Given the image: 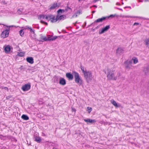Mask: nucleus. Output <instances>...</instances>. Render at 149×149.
<instances>
[{"label":"nucleus","instance_id":"1","mask_svg":"<svg viewBox=\"0 0 149 149\" xmlns=\"http://www.w3.org/2000/svg\"><path fill=\"white\" fill-rule=\"evenodd\" d=\"M108 73L107 74V78L110 80H116L118 79L120 76L119 72H116L114 70H111L108 69Z\"/></svg>","mask_w":149,"mask_h":149},{"label":"nucleus","instance_id":"2","mask_svg":"<svg viewBox=\"0 0 149 149\" xmlns=\"http://www.w3.org/2000/svg\"><path fill=\"white\" fill-rule=\"evenodd\" d=\"M39 19H45L48 21H50L51 22H55L57 21L56 19V16L51 14H49L47 15H40L38 17Z\"/></svg>","mask_w":149,"mask_h":149},{"label":"nucleus","instance_id":"3","mask_svg":"<svg viewBox=\"0 0 149 149\" xmlns=\"http://www.w3.org/2000/svg\"><path fill=\"white\" fill-rule=\"evenodd\" d=\"M3 25L4 26H5L7 28H8V29H6L2 31L1 34V37L3 38H5L8 37L9 36L10 30V28L14 27L15 26L13 25L7 26L5 24Z\"/></svg>","mask_w":149,"mask_h":149},{"label":"nucleus","instance_id":"4","mask_svg":"<svg viewBox=\"0 0 149 149\" xmlns=\"http://www.w3.org/2000/svg\"><path fill=\"white\" fill-rule=\"evenodd\" d=\"M73 74L74 76V81L76 83L79 85H81L82 84V80L81 79L79 74L76 72H73Z\"/></svg>","mask_w":149,"mask_h":149},{"label":"nucleus","instance_id":"5","mask_svg":"<svg viewBox=\"0 0 149 149\" xmlns=\"http://www.w3.org/2000/svg\"><path fill=\"white\" fill-rule=\"evenodd\" d=\"M84 74V77L88 82H89L92 80L93 77L91 72L87 71Z\"/></svg>","mask_w":149,"mask_h":149},{"label":"nucleus","instance_id":"6","mask_svg":"<svg viewBox=\"0 0 149 149\" xmlns=\"http://www.w3.org/2000/svg\"><path fill=\"white\" fill-rule=\"evenodd\" d=\"M31 86L30 84H26L22 86V89L24 91H27L30 89Z\"/></svg>","mask_w":149,"mask_h":149},{"label":"nucleus","instance_id":"7","mask_svg":"<svg viewBox=\"0 0 149 149\" xmlns=\"http://www.w3.org/2000/svg\"><path fill=\"white\" fill-rule=\"evenodd\" d=\"M132 61H127L125 62V66L126 69L129 70L132 67L131 64Z\"/></svg>","mask_w":149,"mask_h":149},{"label":"nucleus","instance_id":"8","mask_svg":"<svg viewBox=\"0 0 149 149\" xmlns=\"http://www.w3.org/2000/svg\"><path fill=\"white\" fill-rule=\"evenodd\" d=\"M4 50L6 53L9 54L10 53L11 49L12 48L9 45H6L4 46Z\"/></svg>","mask_w":149,"mask_h":149},{"label":"nucleus","instance_id":"9","mask_svg":"<svg viewBox=\"0 0 149 149\" xmlns=\"http://www.w3.org/2000/svg\"><path fill=\"white\" fill-rule=\"evenodd\" d=\"M107 18V17H102L101 18H98L92 23V24H95L97 22H102L103 21L105 20Z\"/></svg>","mask_w":149,"mask_h":149},{"label":"nucleus","instance_id":"10","mask_svg":"<svg viewBox=\"0 0 149 149\" xmlns=\"http://www.w3.org/2000/svg\"><path fill=\"white\" fill-rule=\"evenodd\" d=\"M110 28V26L107 25L104 28L102 29V30L100 31L99 33L100 34L103 33L104 32L107 31Z\"/></svg>","mask_w":149,"mask_h":149},{"label":"nucleus","instance_id":"11","mask_svg":"<svg viewBox=\"0 0 149 149\" xmlns=\"http://www.w3.org/2000/svg\"><path fill=\"white\" fill-rule=\"evenodd\" d=\"M66 18V16L65 15H63L59 16V15H56V19L57 21L58 20H64Z\"/></svg>","mask_w":149,"mask_h":149},{"label":"nucleus","instance_id":"12","mask_svg":"<svg viewBox=\"0 0 149 149\" xmlns=\"http://www.w3.org/2000/svg\"><path fill=\"white\" fill-rule=\"evenodd\" d=\"M124 51L123 48L118 47L116 50V52L117 54L120 55L121 54L123 53Z\"/></svg>","mask_w":149,"mask_h":149},{"label":"nucleus","instance_id":"13","mask_svg":"<svg viewBox=\"0 0 149 149\" xmlns=\"http://www.w3.org/2000/svg\"><path fill=\"white\" fill-rule=\"evenodd\" d=\"M66 76L69 80H72L73 78V74H71L70 73H66Z\"/></svg>","mask_w":149,"mask_h":149},{"label":"nucleus","instance_id":"14","mask_svg":"<svg viewBox=\"0 0 149 149\" xmlns=\"http://www.w3.org/2000/svg\"><path fill=\"white\" fill-rule=\"evenodd\" d=\"M149 66H148L144 68L143 72L146 75H148L149 74Z\"/></svg>","mask_w":149,"mask_h":149},{"label":"nucleus","instance_id":"15","mask_svg":"<svg viewBox=\"0 0 149 149\" xmlns=\"http://www.w3.org/2000/svg\"><path fill=\"white\" fill-rule=\"evenodd\" d=\"M26 60L27 62L31 64H33V59L31 57H27L26 58Z\"/></svg>","mask_w":149,"mask_h":149},{"label":"nucleus","instance_id":"16","mask_svg":"<svg viewBox=\"0 0 149 149\" xmlns=\"http://www.w3.org/2000/svg\"><path fill=\"white\" fill-rule=\"evenodd\" d=\"M24 29H28L29 30L31 33H34V31L31 27H29L28 26H26L24 28Z\"/></svg>","mask_w":149,"mask_h":149},{"label":"nucleus","instance_id":"17","mask_svg":"<svg viewBox=\"0 0 149 149\" xmlns=\"http://www.w3.org/2000/svg\"><path fill=\"white\" fill-rule=\"evenodd\" d=\"M59 83L61 85H65L66 84L65 80L63 78H61Z\"/></svg>","mask_w":149,"mask_h":149},{"label":"nucleus","instance_id":"18","mask_svg":"<svg viewBox=\"0 0 149 149\" xmlns=\"http://www.w3.org/2000/svg\"><path fill=\"white\" fill-rule=\"evenodd\" d=\"M84 120L86 122H88L90 123H95L96 122V120H91L90 119H84Z\"/></svg>","mask_w":149,"mask_h":149},{"label":"nucleus","instance_id":"19","mask_svg":"<svg viewBox=\"0 0 149 149\" xmlns=\"http://www.w3.org/2000/svg\"><path fill=\"white\" fill-rule=\"evenodd\" d=\"M57 3H54L51 5L49 8L50 10H53L55 9L56 7L57 6Z\"/></svg>","mask_w":149,"mask_h":149},{"label":"nucleus","instance_id":"20","mask_svg":"<svg viewBox=\"0 0 149 149\" xmlns=\"http://www.w3.org/2000/svg\"><path fill=\"white\" fill-rule=\"evenodd\" d=\"M25 54V52H18L17 56L20 57H23L24 56Z\"/></svg>","mask_w":149,"mask_h":149},{"label":"nucleus","instance_id":"21","mask_svg":"<svg viewBox=\"0 0 149 149\" xmlns=\"http://www.w3.org/2000/svg\"><path fill=\"white\" fill-rule=\"evenodd\" d=\"M21 118L22 119L25 120H27L29 119V117L25 115H23L22 116Z\"/></svg>","mask_w":149,"mask_h":149},{"label":"nucleus","instance_id":"22","mask_svg":"<svg viewBox=\"0 0 149 149\" xmlns=\"http://www.w3.org/2000/svg\"><path fill=\"white\" fill-rule=\"evenodd\" d=\"M111 103L112 104H113V105L115 107H119L117 105L116 102L115 101H114V100H111Z\"/></svg>","mask_w":149,"mask_h":149},{"label":"nucleus","instance_id":"23","mask_svg":"<svg viewBox=\"0 0 149 149\" xmlns=\"http://www.w3.org/2000/svg\"><path fill=\"white\" fill-rule=\"evenodd\" d=\"M145 45L149 48V39L148 38L144 40Z\"/></svg>","mask_w":149,"mask_h":149},{"label":"nucleus","instance_id":"24","mask_svg":"<svg viewBox=\"0 0 149 149\" xmlns=\"http://www.w3.org/2000/svg\"><path fill=\"white\" fill-rule=\"evenodd\" d=\"M80 68L81 70L82 71V72L84 74L87 71H86V69L85 68L84 69V67L82 65H81Z\"/></svg>","mask_w":149,"mask_h":149},{"label":"nucleus","instance_id":"25","mask_svg":"<svg viewBox=\"0 0 149 149\" xmlns=\"http://www.w3.org/2000/svg\"><path fill=\"white\" fill-rule=\"evenodd\" d=\"M65 11L63 9H59L57 11V15H58L60 13H61L62 12H63Z\"/></svg>","mask_w":149,"mask_h":149},{"label":"nucleus","instance_id":"26","mask_svg":"<svg viewBox=\"0 0 149 149\" xmlns=\"http://www.w3.org/2000/svg\"><path fill=\"white\" fill-rule=\"evenodd\" d=\"M132 60H133L134 63V64H136L138 62V59L137 58H133L132 59Z\"/></svg>","mask_w":149,"mask_h":149},{"label":"nucleus","instance_id":"27","mask_svg":"<svg viewBox=\"0 0 149 149\" xmlns=\"http://www.w3.org/2000/svg\"><path fill=\"white\" fill-rule=\"evenodd\" d=\"M24 30V29H21L19 31V34L21 36H22L24 35V32L23 31Z\"/></svg>","mask_w":149,"mask_h":149},{"label":"nucleus","instance_id":"28","mask_svg":"<svg viewBox=\"0 0 149 149\" xmlns=\"http://www.w3.org/2000/svg\"><path fill=\"white\" fill-rule=\"evenodd\" d=\"M116 16V14H112L110 15L108 17H106L107 18H113Z\"/></svg>","mask_w":149,"mask_h":149},{"label":"nucleus","instance_id":"29","mask_svg":"<svg viewBox=\"0 0 149 149\" xmlns=\"http://www.w3.org/2000/svg\"><path fill=\"white\" fill-rule=\"evenodd\" d=\"M81 13H82V11L80 10H78L77 11V12L76 13V14L79 15L80 14H81Z\"/></svg>","mask_w":149,"mask_h":149},{"label":"nucleus","instance_id":"30","mask_svg":"<svg viewBox=\"0 0 149 149\" xmlns=\"http://www.w3.org/2000/svg\"><path fill=\"white\" fill-rule=\"evenodd\" d=\"M42 40H43L44 41H47L48 38H46L45 37H42Z\"/></svg>","mask_w":149,"mask_h":149},{"label":"nucleus","instance_id":"31","mask_svg":"<svg viewBox=\"0 0 149 149\" xmlns=\"http://www.w3.org/2000/svg\"><path fill=\"white\" fill-rule=\"evenodd\" d=\"M87 108L88 111V112L89 113H90L92 110V109L91 107H88Z\"/></svg>","mask_w":149,"mask_h":149},{"label":"nucleus","instance_id":"32","mask_svg":"<svg viewBox=\"0 0 149 149\" xmlns=\"http://www.w3.org/2000/svg\"><path fill=\"white\" fill-rule=\"evenodd\" d=\"M40 22L41 23L45 24L46 25H47L48 24L47 22H45L42 20H40Z\"/></svg>","mask_w":149,"mask_h":149},{"label":"nucleus","instance_id":"33","mask_svg":"<svg viewBox=\"0 0 149 149\" xmlns=\"http://www.w3.org/2000/svg\"><path fill=\"white\" fill-rule=\"evenodd\" d=\"M41 139L40 137H38V143H40L42 142Z\"/></svg>","mask_w":149,"mask_h":149},{"label":"nucleus","instance_id":"34","mask_svg":"<svg viewBox=\"0 0 149 149\" xmlns=\"http://www.w3.org/2000/svg\"><path fill=\"white\" fill-rule=\"evenodd\" d=\"M52 36L48 37L47 38L48 40H52Z\"/></svg>","mask_w":149,"mask_h":149},{"label":"nucleus","instance_id":"35","mask_svg":"<svg viewBox=\"0 0 149 149\" xmlns=\"http://www.w3.org/2000/svg\"><path fill=\"white\" fill-rule=\"evenodd\" d=\"M125 17H128V18H135V17H135L131 16H126Z\"/></svg>","mask_w":149,"mask_h":149},{"label":"nucleus","instance_id":"36","mask_svg":"<svg viewBox=\"0 0 149 149\" xmlns=\"http://www.w3.org/2000/svg\"><path fill=\"white\" fill-rule=\"evenodd\" d=\"M57 38V36H55L53 37H52V40H55V39H56Z\"/></svg>","mask_w":149,"mask_h":149},{"label":"nucleus","instance_id":"37","mask_svg":"<svg viewBox=\"0 0 149 149\" xmlns=\"http://www.w3.org/2000/svg\"><path fill=\"white\" fill-rule=\"evenodd\" d=\"M139 24V23H137V22H135L134 24V25H138Z\"/></svg>","mask_w":149,"mask_h":149},{"label":"nucleus","instance_id":"38","mask_svg":"<svg viewBox=\"0 0 149 149\" xmlns=\"http://www.w3.org/2000/svg\"><path fill=\"white\" fill-rule=\"evenodd\" d=\"M100 26H97L95 28V29H98L100 27Z\"/></svg>","mask_w":149,"mask_h":149},{"label":"nucleus","instance_id":"39","mask_svg":"<svg viewBox=\"0 0 149 149\" xmlns=\"http://www.w3.org/2000/svg\"><path fill=\"white\" fill-rule=\"evenodd\" d=\"M4 88L6 90H8V88H7V87H4V88Z\"/></svg>","mask_w":149,"mask_h":149},{"label":"nucleus","instance_id":"40","mask_svg":"<svg viewBox=\"0 0 149 149\" xmlns=\"http://www.w3.org/2000/svg\"><path fill=\"white\" fill-rule=\"evenodd\" d=\"M72 110L73 111H76V110L74 109L73 108H72Z\"/></svg>","mask_w":149,"mask_h":149},{"label":"nucleus","instance_id":"41","mask_svg":"<svg viewBox=\"0 0 149 149\" xmlns=\"http://www.w3.org/2000/svg\"><path fill=\"white\" fill-rule=\"evenodd\" d=\"M93 7L97 8V6L95 5H94L93 6Z\"/></svg>","mask_w":149,"mask_h":149},{"label":"nucleus","instance_id":"42","mask_svg":"<svg viewBox=\"0 0 149 149\" xmlns=\"http://www.w3.org/2000/svg\"><path fill=\"white\" fill-rule=\"evenodd\" d=\"M95 12V10H94L92 12V13H94Z\"/></svg>","mask_w":149,"mask_h":149},{"label":"nucleus","instance_id":"43","mask_svg":"<svg viewBox=\"0 0 149 149\" xmlns=\"http://www.w3.org/2000/svg\"><path fill=\"white\" fill-rule=\"evenodd\" d=\"M116 4H117V5H120V4L119 3H116Z\"/></svg>","mask_w":149,"mask_h":149},{"label":"nucleus","instance_id":"44","mask_svg":"<svg viewBox=\"0 0 149 149\" xmlns=\"http://www.w3.org/2000/svg\"><path fill=\"white\" fill-rule=\"evenodd\" d=\"M35 141H36V142H37V139H36V138L35 139Z\"/></svg>","mask_w":149,"mask_h":149},{"label":"nucleus","instance_id":"45","mask_svg":"<svg viewBox=\"0 0 149 149\" xmlns=\"http://www.w3.org/2000/svg\"><path fill=\"white\" fill-rule=\"evenodd\" d=\"M65 10L66 11H68V9H65Z\"/></svg>","mask_w":149,"mask_h":149},{"label":"nucleus","instance_id":"46","mask_svg":"<svg viewBox=\"0 0 149 149\" xmlns=\"http://www.w3.org/2000/svg\"><path fill=\"white\" fill-rule=\"evenodd\" d=\"M67 8H68V9H71L70 8H69L68 7Z\"/></svg>","mask_w":149,"mask_h":149},{"label":"nucleus","instance_id":"47","mask_svg":"<svg viewBox=\"0 0 149 149\" xmlns=\"http://www.w3.org/2000/svg\"><path fill=\"white\" fill-rule=\"evenodd\" d=\"M149 1V0H145V1Z\"/></svg>","mask_w":149,"mask_h":149},{"label":"nucleus","instance_id":"48","mask_svg":"<svg viewBox=\"0 0 149 149\" xmlns=\"http://www.w3.org/2000/svg\"><path fill=\"white\" fill-rule=\"evenodd\" d=\"M82 0H79V1H82Z\"/></svg>","mask_w":149,"mask_h":149},{"label":"nucleus","instance_id":"49","mask_svg":"<svg viewBox=\"0 0 149 149\" xmlns=\"http://www.w3.org/2000/svg\"><path fill=\"white\" fill-rule=\"evenodd\" d=\"M77 15L76 14V17H77Z\"/></svg>","mask_w":149,"mask_h":149}]
</instances>
